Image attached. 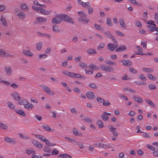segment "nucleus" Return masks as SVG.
Returning a JSON list of instances; mask_svg holds the SVG:
<instances>
[{"label":"nucleus","instance_id":"obj_1","mask_svg":"<svg viewBox=\"0 0 158 158\" xmlns=\"http://www.w3.org/2000/svg\"><path fill=\"white\" fill-rule=\"evenodd\" d=\"M100 68L102 70L106 72L112 73L114 71L113 67L107 65L101 64L100 66Z\"/></svg>","mask_w":158,"mask_h":158},{"label":"nucleus","instance_id":"obj_2","mask_svg":"<svg viewBox=\"0 0 158 158\" xmlns=\"http://www.w3.org/2000/svg\"><path fill=\"white\" fill-rule=\"evenodd\" d=\"M32 8L33 10L44 15H48L52 12L51 10H46L44 9L37 7L34 6H32Z\"/></svg>","mask_w":158,"mask_h":158},{"label":"nucleus","instance_id":"obj_3","mask_svg":"<svg viewBox=\"0 0 158 158\" xmlns=\"http://www.w3.org/2000/svg\"><path fill=\"white\" fill-rule=\"evenodd\" d=\"M59 16H60V17L61 18L62 21H63L64 22L71 23L73 24V23L74 22L73 20L67 15L64 14H60Z\"/></svg>","mask_w":158,"mask_h":158},{"label":"nucleus","instance_id":"obj_4","mask_svg":"<svg viewBox=\"0 0 158 158\" xmlns=\"http://www.w3.org/2000/svg\"><path fill=\"white\" fill-rule=\"evenodd\" d=\"M60 15H56L55 17L53 18L52 20V24H58L61 22L62 20L61 18L60 17Z\"/></svg>","mask_w":158,"mask_h":158},{"label":"nucleus","instance_id":"obj_5","mask_svg":"<svg viewBox=\"0 0 158 158\" xmlns=\"http://www.w3.org/2000/svg\"><path fill=\"white\" fill-rule=\"evenodd\" d=\"M110 115V113H108L106 111H103L102 114L101 115V118L103 121H108L109 119L108 115Z\"/></svg>","mask_w":158,"mask_h":158},{"label":"nucleus","instance_id":"obj_6","mask_svg":"<svg viewBox=\"0 0 158 158\" xmlns=\"http://www.w3.org/2000/svg\"><path fill=\"white\" fill-rule=\"evenodd\" d=\"M120 62L122 63L123 65L127 67L131 66L132 65V62L128 60H122Z\"/></svg>","mask_w":158,"mask_h":158},{"label":"nucleus","instance_id":"obj_7","mask_svg":"<svg viewBox=\"0 0 158 158\" xmlns=\"http://www.w3.org/2000/svg\"><path fill=\"white\" fill-rule=\"evenodd\" d=\"M85 95L87 98L89 99L93 100L95 98L94 93L91 91L87 92Z\"/></svg>","mask_w":158,"mask_h":158},{"label":"nucleus","instance_id":"obj_8","mask_svg":"<svg viewBox=\"0 0 158 158\" xmlns=\"http://www.w3.org/2000/svg\"><path fill=\"white\" fill-rule=\"evenodd\" d=\"M11 95L16 101H20L21 100V98L19 94L16 92H14L12 93L11 94Z\"/></svg>","mask_w":158,"mask_h":158},{"label":"nucleus","instance_id":"obj_9","mask_svg":"<svg viewBox=\"0 0 158 158\" xmlns=\"http://www.w3.org/2000/svg\"><path fill=\"white\" fill-rule=\"evenodd\" d=\"M118 46L117 44H109L107 46L108 49L111 51H113Z\"/></svg>","mask_w":158,"mask_h":158},{"label":"nucleus","instance_id":"obj_10","mask_svg":"<svg viewBox=\"0 0 158 158\" xmlns=\"http://www.w3.org/2000/svg\"><path fill=\"white\" fill-rule=\"evenodd\" d=\"M43 89L44 91L47 94L52 95H54V94L53 92L51 91L50 88L46 85L43 87Z\"/></svg>","mask_w":158,"mask_h":158},{"label":"nucleus","instance_id":"obj_11","mask_svg":"<svg viewBox=\"0 0 158 158\" xmlns=\"http://www.w3.org/2000/svg\"><path fill=\"white\" fill-rule=\"evenodd\" d=\"M109 127L110 131L114 136H118V133L116 132V128L114 127L111 126H109Z\"/></svg>","mask_w":158,"mask_h":158},{"label":"nucleus","instance_id":"obj_12","mask_svg":"<svg viewBox=\"0 0 158 158\" xmlns=\"http://www.w3.org/2000/svg\"><path fill=\"white\" fill-rule=\"evenodd\" d=\"M32 143L34 146L39 148H41L42 147V145L38 141L35 140H34L32 141Z\"/></svg>","mask_w":158,"mask_h":158},{"label":"nucleus","instance_id":"obj_13","mask_svg":"<svg viewBox=\"0 0 158 158\" xmlns=\"http://www.w3.org/2000/svg\"><path fill=\"white\" fill-rule=\"evenodd\" d=\"M23 54L27 56L31 57L33 55V53L30 52V50L29 49L28 50H23Z\"/></svg>","mask_w":158,"mask_h":158},{"label":"nucleus","instance_id":"obj_14","mask_svg":"<svg viewBox=\"0 0 158 158\" xmlns=\"http://www.w3.org/2000/svg\"><path fill=\"white\" fill-rule=\"evenodd\" d=\"M119 22L121 27L124 29H126L127 27L126 25L124 22L123 19H120L119 20Z\"/></svg>","mask_w":158,"mask_h":158},{"label":"nucleus","instance_id":"obj_15","mask_svg":"<svg viewBox=\"0 0 158 158\" xmlns=\"http://www.w3.org/2000/svg\"><path fill=\"white\" fill-rule=\"evenodd\" d=\"M87 52L89 55H96L97 54L96 50L92 48H90L87 50Z\"/></svg>","mask_w":158,"mask_h":158},{"label":"nucleus","instance_id":"obj_16","mask_svg":"<svg viewBox=\"0 0 158 158\" xmlns=\"http://www.w3.org/2000/svg\"><path fill=\"white\" fill-rule=\"evenodd\" d=\"M73 133L74 135L76 136L79 135V136L81 137L83 135V134L81 133L78 132V130L76 128H73Z\"/></svg>","mask_w":158,"mask_h":158},{"label":"nucleus","instance_id":"obj_17","mask_svg":"<svg viewBox=\"0 0 158 158\" xmlns=\"http://www.w3.org/2000/svg\"><path fill=\"white\" fill-rule=\"evenodd\" d=\"M24 107L27 110H30L34 108V106L32 104L29 103L28 102V103L25 105V106H24Z\"/></svg>","mask_w":158,"mask_h":158},{"label":"nucleus","instance_id":"obj_18","mask_svg":"<svg viewBox=\"0 0 158 158\" xmlns=\"http://www.w3.org/2000/svg\"><path fill=\"white\" fill-rule=\"evenodd\" d=\"M5 140L8 143H11L13 144H15L16 143V142L13 139H11L8 137L5 138Z\"/></svg>","mask_w":158,"mask_h":158},{"label":"nucleus","instance_id":"obj_19","mask_svg":"<svg viewBox=\"0 0 158 158\" xmlns=\"http://www.w3.org/2000/svg\"><path fill=\"white\" fill-rule=\"evenodd\" d=\"M132 98L135 101L137 102H138L141 103L143 102L142 98H140L138 96H133Z\"/></svg>","mask_w":158,"mask_h":158},{"label":"nucleus","instance_id":"obj_20","mask_svg":"<svg viewBox=\"0 0 158 158\" xmlns=\"http://www.w3.org/2000/svg\"><path fill=\"white\" fill-rule=\"evenodd\" d=\"M16 15L20 19H23L25 17V14L23 12H19Z\"/></svg>","mask_w":158,"mask_h":158},{"label":"nucleus","instance_id":"obj_21","mask_svg":"<svg viewBox=\"0 0 158 158\" xmlns=\"http://www.w3.org/2000/svg\"><path fill=\"white\" fill-rule=\"evenodd\" d=\"M136 48H138V51L139 52H136L135 54L136 55H144V53H142L143 51L142 48L139 46H137Z\"/></svg>","mask_w":158,"mask_h":158},{"label":"nucleus","instance_id":"obj_22","mask_svg":"<svg viewBox=\"0 0 158 158\" xmlns=\"http://www.w3.org/2000/svg\"><path fill=\"white\" fill-rule=\"evenodd\" d=\"M127 48L125 46H120L119 47L117 48L115 51L116 52H120L126 50Z\"/></svg>","mask_w":158,"mask_h":158},{"label":"nucleus","instance_id":"obj_23","mask_svg":"<svg viewBox=\"0 0 158 158\" xmlns=\"http://www.w3.org/2000/svg\"><path fill=\"white\" fill-rule=\"evenodd\" d=\"M94 27L97 30H99L101 31H104L103 28L100 25L95 24L94 25Z\"/></svg>","mask_w":158,"mask_h":158},{"label":"nucleus","instance_id":"obj_24","mask_svg":"<svg viewBox=\"0 0 158 158\" xmlns=\"http://www.w3.org/2000/svg\"><path fill=\"white\" fill-rule=\"evenodd\" d=\"M5 68L6 74L8 75H10L12 73L10 67H5Z\"/></svg>","mask_w":158,"mask_h":158},{"label":"nucleus","instance_id":"obj_25","mask_svg":"<svg viewBox=\"0 0 158 158\" xmlns=\"http://www.w3.org/2000/svg\"><path fill=\"white\" fill-rule=\"evenodd\" d=\"M15 111L17 114L23 117H25L26 116L25 112L22 110H15Z\"/></svg>","mask_w":158,"mask_h":158},{"label":"nucleus","instance_id":"obj_26","mask_svg":"<svg viewBox=\"0 0 158 158\" xmlns=\"http://www.w3.org/2000/svg\"><path fill=\"white\" fill-rule=\"evenodd\" d=\"M145 101L149 105L153 108L155 107V105L154 103L152 102V101L150 99H146Z\"/></svg>","mask_w":158,"mask_h":158},{"label":"nucleus","instance_id":"obj_27","mask_svg":"<svg viewBox=\"0 0 158 158\" xmlns=\"http://www.w3.org/2000/svg\"><path fill=\"white\" fill-rule=\"evenodd\" d=\"M35 137L43 142H44L46 139L45 137L41 135H35Z\"/></svg>","mask_w":158,"mask_h":158},{"label":"nucleus","instance_id":"obj_28","mask_svg":"<svg viewBox=\"0 0 158 158\" xmlns=\"http://www.w3.org/2000/svg\"><path fill=\"white\" fill-rule=\"evenodd\" d=\"M43 128L45 130L49 131V132H53L54 131L53 129H51L50 127H48L47 125L46 126H43Z\"/></svg>","mask_w":158,"mask_h":158},{"label":"nucleus","instance_id":"obj_29","mask_svg":"<svg viewBox=\"0 0 158 158\" xmlns=\"http://www.w3.org/2000/svg\"><path fill=\"white\" fill-rule=\"evenodd\" d=\"M58 157H60L61 158H72V156L67 154H63L60 155L58 156Z\"/></svg>","mask_w":158,"mask_h":158},{"label":"nucleus","instance_id":"obj_30","mask_svg":"<svg viewBox=\"0 0 158 158\" xmlns=\"http://www.w3.org/2000/svg\"><path fill=\"white\" fill-rule=\"evenodd\" d=\"M0 21L2 22V24L4 26L6 27L7 24L6 19L3 17V16L2 15Z\"/></svg>","mask_w":158,"mask_h":158},{"label":"nucleus","instance_id":"obj_31","mask_svg":"<svg viewBox=\"0 0 158 158\" xmlns=\"http://www.w3.org/2000/svg\"><path fill=\"white\" fill-rule=\"evenodd\" d=\"M42 45V43L41 42H40L38 43L36 45V49L38 51L40 50L41 49Z\"/></svg>","mask_w":158,"mask_h":158},{"label":"nucleus","instance_id":"obj_32","mask_svg":"<svg viewBox=\"0 0 158 158\" xmlns=\"http://www.w3.org/2000/svg\"><path fill=\"white\" fill-rule=\"evenodd\" d=\"M43 150L45 152L48 153H50L51 151V148L48 146H45L43 148Z\"/></svg>","mask_w":158,"mask_h":158},{"label":"nucleus","instance_id":"obj_33","mask_svg":"<svg viewBox=\"0 0 158 158\" xmlns=\"http://www.w3.org/2000/svg\"><path fill=\"white\" fill-rule=\"evenodd\" d=\"M36 21L38 22L41 23L42 22H46V19L45 18L42 17H37L36 18Z\"/></svg>","mask_w":158,"mask_h":158},{"label":"nucleus","instance_id":"obj_34","mask_svg":"<svg viewBox=\"0 0 158 158\" xmlns=\"http://www.w3.org/2000/svg\"><path fill=\"white\" fill-rule=\"evenodd\" d=\"M88 86L90 88L94 89H97L98 86L94 83H90L88 85Z\"/></svg>","mask_w":158,"mask_h":158},{"label":"nucleus","instance_id":"obj_35","mask_svg":"<svg viewBox=\"0 0 158 158\" xmlns=\"http://www.w3.org/2000/svg\"><path fill=\"white\" fill-rule=\"evenodd\" d=\"M105 62L106 64L110 66L113 65L116 66L117 65L116 64L115 62L109 60L105 61Z\"/></svg>","mask_w":158,"mask_h":158},{"label":"nucleus","instance_id":"obj_36","mask_svg":"<svg viewBox=\"0 0 158 158\" xmlns=\"http://www.w3.org/2000/svg\"><path fill=\"white\" fill-rule=\"evenodd\" d=\"M7 53L5 52L4 49H2L0 50V56H1L6 57Z\"/></svg>","mask_w":158,"mask_h":158},{"label":"nucleus","instance_id":"obj_37","mask_svg":"<svg viewBox=\"0 0 158 158\" xmlns=\"http://www.w3.org/2000/svg\"><path fill=\"white\" fill-rule=\"evenodd\" d=\"M80 4L82 6L85 8L86 7H90L89 2H82Z\"/></svg>","mask_w":158,"mask_h":158},{"label":"nucleus","instance_id":"obj_38","mask_svg":"<svg viewBox=\"0 0 158 158\" xmlns=\"http://www.w3.org/2000/svg\"><path fill=\"white\" fill-rule=\"evenodd\" d=\"M83 17H81L79 18L78 19V21L80 22H82L85 23H88L89 22V20L83 18Z\"/></svg>","mask_w":158,"mask_h":158},{"label":"nucleus","instance_id":"obj_39","mask_svg":"<svg viewBox=\"0 0 158 158\" xmlns=\"http://www.w3.org/2000/svg\"><path fill=\"white\" fill-rule=\"evenodd\" d=\"M34 4L35 5H37L40 6V7H43L44 8H46V6L44 5H42L39 3L37 1H35L34 2Z\"/></svg>","mask_w":158,"mask_h":158},{"label":"nucleus","instance_id":"obj_40","mask_svg":"<svg viewBox=\"0 0 158 158\" xmlns=\"http://www.w3.org/2000/svg\"><path fill=\"white\" fill-rule=\"evenodd\" d=\"M106 23L109 27H111L113 25V23L110 18H107V19Z\"/></svg>","mask_w":158,"mask_h":158},{"label":"nucleus","instance_id":"obj_41","mask_svg":"<svg viewBox=\"0 0 158 158\" xmlns=\"http://www.w3.org/2000/svg\"><path fill=\"white\" fill-rule=\"evenodd\" d=\"M142 70L146 72L152 73L153 71V70L150 68H143Z\"/></svg>","mask_w":158,"mask_h":158},{"label":"nucleus","instance_id":"obj_42","mask_svg":"<svg viewBox=\"0 0 158 158\" xmlns=\"http://www.w3.org/2000/svg\"><path fill=\"white\" fill-rule=\"evenodd\" d=\"M97 123L99 128H101L104 127L103 123L101 120H99L98 121Z\"/></svg>","mask_w":158,"mask_h":158},{"label":"nucleus","instance_id":"obj_43","mask_svg":"<svg viewBox=\"0 0 158 158\" xmlns=\"http://www.w3.org/2000/svg\"><path fill=\"white\" fill-rule=\"evenodd\" d=\"M105 46V44L103 43L100 44L97 48V50H100L104 48Z\"/></svg>","mask_w":158,"mask_h":158},{"label":"nucleus","instance_id":"obj_44","mask_svg":"<svg viewBox=\"0 0 158 158\" xmlns=\"http://www.w3.org/2000/svg\"><path fill=\"white\" fill-rule=\"evenodd\" d=\"M62 73L64 74L69 76L71 77L72 76L73 73H70L66 70H64L62 71Z\"/></svg>","mask_w":158,"mask_h":158},{"label":"nucleus","instance_id":"obj_45","mask_svg":"<svg viewBox=\"0 0 158 158\" xmlns=\"http://www.w3.org/2000/svg\"><path fill=\"white\" fill-rule=\"evenodd\" d=\"M20 8L24 10L27 9L28 10L29 7L24 3H22L20 5Z\"/></svg>","mask_w":158,"mask_h":158},{"label":"nucleus","instance_id":"obj_46","mask_svg":"<svg viewBox=\"0 0 158 158\" xmlns=\"http://www.w3.org/2000/svg\"><path fill=\"white\" fill-rule=\"evenodd\" d=\"M53 31L54 32H59L60 31V30L59 29L58 26L55 25L53 26L52 28Z\"/></svg>","mask_w":158,"mask_h":158},{"label":"nucleus","instance_id":"obj_47","mask_svg":"<svg viewBox=\"0 0 158 158\" xmlns=\"http://www.w3.org/2000/svg\"><path fill=\"white\" fill-rule=\"evenodd\" d=\"M7 106L9 107L12 110H13L15 108L14 105L10 102H8L7 103Z\"/></svg>","mask_w":158,"mask_h":158},{"label":"nucleus","instance_id":"obj_48","mask_svg":"<svg viewBox=\"0 0 158 158\" xmlns=\"http://www.w3.org/2000/svg\"><path fill=\"white\" fill-rule=\"evenodd\" d=\"M81 77V75L78 73H73L72 76V78H80Z\"/></svg>","mask_w":158,"mask_h":158},{"label":"nucleus","instance_id":"obj_49","mask_svg":"<svg viewBox=\"0 0 158 158\" xmlns=\"http://www.w3.org/2000/svg\"><path fill=\"white\" fill-rule=\"evenodd\" d=\"M147 27L150 29V32H154L155 31L156 27L151 25H148L147 26Z\"/></svg>","mask_w":158,"mask_h":158},{"label":"nucleus","instance_id":"obj_50","mask_svg":"<svg viewBox=\"0 0 158 158\" xmlns=\"http://www.w3.org/2000/svg\"><path fill=\"white\" fill-rule=\"evenodd\" d=\"M129 71L133 73L134 74H136L138 73L137 71V70L135 69L132 67L130 68L129 69Z\"/></svg>","mask_w":158,"mask_h":158},{"label":"nucleus","instance_id":"obj_51","mask_svg":"<svg viewBox=\"0 0 158 158\" xmlns=\"http://www.w3.org/2000/svg\"><path fill=\"white\" fill-rule=\"evenodd\" d=\"M28 101L24 99L22 101L20 102H19V104L21 105H23L24 106H25V105L28 103Z\"/></svg>","mask_w":158,"mask_h":158},{"label":"nucleus","instance_id":"obj_52","mask_svg":"<svg viewBox=\"0 0 158 158\" xmlns=\"http://www.w3.org/2000/svg\"><path fill=\"white\" fill-rule=\"evenodd\" d=\"M26 153L28 155H30L31 154L32 155L35 154V152L33 150H26Z\"/></svg>","mask_w":158,"mask_h":158},{"label":"nucleus","instance_id":"obj_53","mask_svg":"<svg viewBox=\"0 0 158 158\" xmlns=\"http://www.w3.org/2000/svg\"><path fill=\"white\" fill-rule=\"evenodd\" d=\"M59 151L57 149H54L52 152L51 155H56L59 153Z\"/></svg>","mask_w":158,"mask_h":158},{"label":"nucleus","instance_id":"obj_54","mask_svg":"<svg viewBox=\"0 0 158 158\" xmlns=\"http://www.w3.org/2000/svg\"><path fill=\"white\" fill-rule=\"evenodd\" d=\"M103 34L109 37L110 38L113 35L110 33V31H105L103 33Z\"/></svg>","mask_w":158,"mask_h":158},{"label":"nucleus","instance_id":"obj_55","mask_svg":"<svg viewBox=\"0 0 158 158\" xmlns=\"http://www.w3.org/2000/svg\"><path fill=\"white\" fill-rule=\"evenodd\" d=\"M103 145H104V144L100 143H94V145L97 148L100 147L103 148Z\"/></svg>","mask_w":158,"mask_h":158},{"label":"nucleus","instance_id":"obj_56","mask_svg":"<svg viewBox=\"0 0 158 158\" xmlns=\"http://www.w3.org/2000/svg\"><path fill=\"white\" fill-rule=\"evenodd\" d=\"M147 76L148 78L151 80H154L156 79V77L151 74H148Z\"/></svg>","mask_w":158,"mask_h":158},{"label":"nucleus","instance_id":"obj_57","mask_svg":"<svg viewBox=\"0 0 158 158\" xmlns=\"http://www.w3.org/2000/svg\"><path fill=\"white\" fill-rule=\"evenodd\" d=\"M139 78L142 81H146V78L143 74L139 75Z\"/></svg>","mask_w":158,"mask_h":158},{"label":"nucleus","instance_id":"obj_58","mask_svg":"<svg viewBox=\"0 0 158 158\" xmlns=\"http://www.w3.org/2000/svg\"><path fill=\"white\" fill-rule=\"evenodd\" d=\"M128 1H130L133 4L139 6L140 5V4L137 2L135 0H128Z\"/></svg>","mask_w":158,"mask_h":158},{"label":"nucleus","instance_id":"obj_59","mask_svg":"<svg viewBox=\"0 0 158 158\" xmlns=\"http://www.w3.org/2000/svg\"><path fill=\"white\" fill-rule=\"evenodd\" d=\"M113 144H104V145H103V148H112V145Z\"/></svg>","mask_w":158,"mask_h":158},{"label":"nucleus","instance_id":"obj_60","mask_svg":"<svg viewBox=\"0 0 158 158\" xmlns=\"http://www.w3.org/2000/svg\"><path fill=\"white\" fill-rule=\"evenodd\" d=\"M110 105V103L107 100L105 101L104 102L103 105L106 106H108Z\"/></svg>","mask_w":158,"mask_h":158},{"label":"nucleus","instance_id":"obj_61","mask_svg":"<svg viewBox=\"0 0 158 158\" xmlns=\"http://www.w3.org/2000/svg\"><path fill=\"white\" fill-rule=\"evenodd\" d=\"M149 88L151 90H154L156 89V86L153 84L149 85L148 86Z\"/></svg>","mask_w":158,"mask_h":158},{"label":"nucleus","instance_id":"obj_62","mask_svg":"<svg viewBox=\"0 0 158 158\" xmlns=\"http://www.w3.org/2000/svg\"><path fill=\"white\" fill-rule=\"evenodd\" d=\"M97 68V66L93 64H91L89 66V68L91 69L92 70H94L95 69V70H96V69Z\"/></svg>","mask_w":158,"mask_h":158},{"label":"nucleus","instance_id":"obj_63","mask_svg":"<svg viewBox=\"0 0 158 158\" xmlns=\"http://www.w3.org/2000/svg\"><path fill=\"white\" fill-rule=\"evenodd\" d=\"M135 24L139 28H140L142 27V25L141 23L139 21H135Z\"/></svg>","mask_w":158,"mask_h":158},{"label":"nucleus","instance_id":"obj_64","mask_svg":"<svg viewBox=\"0 0 158 158\" xmlns=\"http://www.w3.org/2000/svg\"><path fill=\"white\" fill-rule=\"evenodd\" d=\"M153 155L156 157H158V149L155 150L153 152Z\"/></svg>","mask_w":158,"mask_h":158}]
</instances>
